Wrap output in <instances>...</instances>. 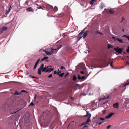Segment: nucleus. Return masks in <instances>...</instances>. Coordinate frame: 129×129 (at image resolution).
<instances>
[{"label": "nucleus", "instance_id": "1", "mask_svg": "<svg viewBox=\"0 0 129 129\" xmlns=\"http://www.w3.org/2000/svg\"><path fill=\"white\" fill-rule=\"evenodd\" d=\"M115 51L119 53H121L123 49L119 48H114Z\"/></svg>", "mask_w": 129, "mask_h": 129}, {"label": "nucleus", "instance_id": "2", "mask_svg": "<svg viewBox=\"0 0 129 129\" xmlns=\"http://www.w3.org/2000/svg\"><path fill=\"white\" fill-rule=\"evenodd\" d=\"M114 113H111L109 114L108 115L106 116L105 117V118L106 119H108L110 118L114 114Z\"/></svg>", "mask_w": 129, "mask_h": 129}, {"label": "nucleus", "instance_id": "3", "mask_svg": "<svg viewBox=\"0 0 129 129\" xmlns=\"http://www.w3.org/2000/svg\"><path fill=\"white\" fill-rule=\"evenodd\" d=\"M114 113H111L109 114L108 115L106 116L105 117V118L106 119H108L110 118L114 114Z\"/></svg>", "mask_w": 129, "mask_h": 129}, {"label": "nucleus", "instance_id": "4", "mask_svg": "<svg viewBox=\"0 0 129 129\" xmlns=\"http://www.w3.org/2000/svg\"><path fill=\"white\" fill-rule=\"evenodd\" d=\"M85 28L78 35V38H80V39H81L82 37V34L83 33V31H84V30H85Z\"/></svg>", "mask_w": 129, "mask_h": 129}, {"label": "nucleus", "instance_id": "5", "mask_svg": "<svg viewBox=\"0 0 129 129\" xmlns=\"http://www.w3.org/2000/svg\"><path fill=\"white\" fill-rule=\"evenodd\" d=\"M113 107L115 108H118L119 107V104L118 103H116L114 104L113 105Z\"/></svg>", "mask_w": 129, "mask_h": 129}, {"label": "nucleus", "instance_id": "6", "mask_svg": "<svg viewBox=\"0 0 129 129\" xmlns=\"http://www.w3.org/2000/svg\"><path fill=\"white\" fill-rule=\"evenodd\" d=\"M26 10L28 12H33L34 11V9L31 7H29L26 9Z\"/></svg>", "mask_w": 129, "mask_h": 129}, {"label": "nucleus", "instance_id": "7", "mask_svg": "<svg viewBox=\"0 0 129 129\" xmlns=\"http://www.w3.org/2000/svg\"><path fill=\"white\" fill-rule=\"evenodd\" d=\"M40 59H39L37 61L36 63L35 64V65L34 66V69H36V68L37 66V65H38V63H39V61H40Z\"/></svg>", "mask_w": 129, "mask_h": 129}, {"label": "nucleus", "instance_id": "8", "mask_svg": "<svg viewBox=\"0 0 129 129\" xmlns=\"http://www.w3.org/2000/svg\"><path fill=\"white\" fill-rule=\"evenodd\" d=\"M91 121L90 119V118H88L87 121L84 122L83 123V124H87L89 122Z\"/></svg>", "mask_w": 129, "mask_h": 129}, {"label": "nucleus", "instance_id": "9", "mask_svg": "<svg viewBox=\"0 0 129 129\" xmlns=\"http://www.w3.org/2000/svg\"><path fill=\"white\" fill-rule=\"evenodd\" d=\"M54 69L49 68L46 70V72H50L51 71H52Z\"/></svg>", "mask_w": 129, "mask_h": 129}, {"label": "nucleus", "instance_id": "10", "mask_svg": "<svg viewBox=\"0 0 129 129\" xmlns=\"http://www.w3.org/2000/svg\"><path fill=\"white\" fill-rule=\"evenodd\" d=\"M48 66H47V67H45L44 68H43L42 69H41L42 71L43 72H46V69L48 68Z\"/></svg>", "mask_w": 129, "mask_h": 129}, {"label": "nucleus", "instance_id": "11", "mask_svg": "<svg viewBox=\"0 0 129 129\" xmlns=\"http://www.w3.org/2000/svg\"><path fill=\"white\" fill-rule=\"evenodd\" d=\"M109 13L111 14H113L114 13V11H113L111 9H110L109 10V12L108 13Z\"/></svg>", "mask_w": 129, "mask_h": 129}, {"label": "nucleus", "instance_id": "12", "mask_svg": "<svg viewBox=\"0 0 129 129\" xmlns=\"http://www.w3.org/2000/svg\"><path fill=\"white\" fill-rule=\"evenodd\" d=\"M85 116H87L88 117V118H90L91 117V115L90 113H89L88 112H87V115Z\"/></svg>", "mask_w": 129, "mask_h": 129}, {"label": "nucleus", "instance_id": "13", "mask_svg": "<svg viewBox=\"0 0 129 129\" xmlns=\"http://www.w3.org/2000/svg\"><path fill=\"white\" fill-rule=\"evenodd\" d=\"M49 57H44L42 59L41 62L42 61H43L47 59Z\"/></svg>", "mask_w": 129, "mask_h": 129}, {"label": "nucleus", "instance_id": "14", "mask_svg": "<svg viewBox=\"0 0 129 129\" xmlns=\"http://www.w3.org/2000/svg\"><path fill=\"white\" fill-rule=\"evenodd\" d=\"M44 51L45 52V53H46V54L48 55L49 54L51 55L52 54V52H49L46 51L45 50Z\"/></svg>", "mask_w": 129, "mask_h": 129}, {"label": "nucleus", "instance_id": "15", "mask_svg": "<svg viewBox=\"0 0 129 129\" xmlns=\"http://www.w3.org/2000/svg\"><path fill=\"white\" fill-rule=\"evenodd\" d=\"M42 70H41L40 68H39L38 69V74L39 75H41V71Z\"/></svg>", "mask_w": 129, "mask_h": 129}, {"label": "nucleus", "instance_id": "16", "mask_svg": "<svg viewBox=\"0 0 129 129\" xmlns=\"http://www.w3.org/2000/svg\"><path fill=\"white\" fill-rule=\"evenodd\" d=\"M7 27H2V31H4L6 30L7 29Z\"/></svg>", "mask_w": 129, "mask_h": 129}, {"label": "nucleus", "instance_id": "17", "mask_svg": "<svg viewBox=\"0 0 129 129\" xmlns=\"http://www.w3.org/2000/svg\"><path fill=\"white\" fill-rule=\"evenodd\" d=\"M61 72V71L59 72H57L56 71H55L54 72V74H57L58 75H59V73H60Z\"/></svg>", "mask_w": 129, "mask_h": 129}, {"label": "nucleus", "instance_id": "18", "mask_svg": "<svg viewBox=\"0 0 129 129\" xmlns=\"http://www.w3.org/2000/svg\"><path fill=\"white\" fill-rule=\"evenodd\" d=\"M87 31H86V32H85L84 34V35L83 36V37L84 38H85L87 35Z\"/></svg>", "mask_w": 129, "mask_h": 129}, {"label": "nucleus", "instance_id": "19", "mask_svg": "<svg viewBox=\"0 0 129 129\" xmlns=\"http://www.w3.org/2000/svg\"><path fill=\"white\" fill-rule=\"evenodd\" d=\"M54 11L56 12L58 10V8L56 6H55L54 8Z\"/></svg>", "mask_w": 129, "mask_h": 129}, {"label": "nucleus", "instance_id": "20", "mask_svg": "<svg viewBox=\"0 0 129 129\" xmlns=\"http://www.w3.org/2000/svg\"><path fill=\"white\" fill-rule=\"evenodd\" d=\"M95 1V0H91L90 2V4L91 5H92L93 4L94 1Z\"/></svg>", "mask_w": 129, "mask_h": 129}, {"label": "nucleus", "instance_id": "21", "mask_svg": "<svg viewBox=\"0 0 129 129\" xmlns=\"http://www.w3.org/2000/svg\"><path fill=\"white\" fill-rule=\"evenodd\" d=\"M129 103V99H126V101L125 102V103L126 104H128Z\"/></svg>", "mask_w": 129, "mask_h": 129}, {"label": "nucleus", "instance_id": "22", "mask_svg": "<svg viewBox=\"0 0 129 129\" xmlns=\"http://www.w3.org/2000/svg\"><path fill=\"white\" fill-rule=\"evenodd\" d=\"M117 40L119 42H120L121 43H123L122 39H119V38H117Z\"/></svg>", "mask_w": 129, "mask_h": 129}, {"label": "nucleus", "instance_id": "23", "mask_svg": "<svg viewBox=\"0 0 129 129\" xmlns=\"http://www.w3.org/2000/svg\"><path fill=\"white\" fill-rule=\"evenodd\" d=\"M77 77L75 75H74L73 76V80L74 81H76V80Z\"/></svg>", "mask_w": 129, "mask_h": 129}, {"label": "nucleus", "instance_id": "24", "mask_svg": "<svg viewBox=\"0 0 129 129\" xmlns=\"http://www.w3.org/2000/svg\"><path fill=\"white\" fill-rule=\"evenodd\" d=\"M112 46L110 44H108V49H110L111 48H112Z\"/></svg>", "mask_w": 129, "mask_h": 129}, {"label": "nucleus", "instance_id": "25", "mask_svg": "<svg viewBox=\"0 0 129 129\" xmlns=\"http://www.w3.org/2000/svg\"><path fill=\"white\" fill-rule=\"evenodd\" d=\"M44 64H42L41 65V66H40V69L41 70V69H42L44 67Z\"/></svg>", "mask_w": 129, "mask_h": 129}, {"label": "nucleus", "instance_id": "26", "mask_svg": "<svg viewBox=\"0 0 129 129\" xmlns=\"http://www.w3.org/2000/svg\"><path fill=\"white\" fill-rule=\"evenodd\" d=\"M21 93H19V92L17 91H16L15 93L14 94L16 95H19Z\"/></svg>", "mask_w": 129, "mask_h": 129}, {"label": "nucleus", "instance_id": "27", "mask_svg": "<svg viewBox=\"0 0 129 129\" xmlns=\"http://www.w3.org/2000/svg\"><path fill=\"white\" fill-rule=\"evenodd\" d=\"M129 85V82L127 83H126L124 85H122L123 87H124L126 85Z\"/></svg>", "mask_w": 129, "mask_h": 129}, {"label": "nucleus", "instance_id": "28", "mask_svg": "<svg viewBox=\"0 0 129 129\" xmlns=\"http://www.w3.org/2000/svg\"><path fill=\"white\" fill-rule=\"evenodd\" d=\"M34 103H33V102H32L31 103H30V104L28 106H33L34 105Z\"/></svg>", "mask_w": 129, "mask_h": 129}, {"label": "nucleus", "instance_id": "29", "mask_svg": "<svg viewBox=\"0 0 129 129\" xmlns=\"http://www.w3.org/2000/svg\"><path fill=\"white\" fill-rule=\"evenodd\" d=\"M64 73H62L60 74H59V75L61 77H62L64 75Z\"/></svg>", "mask_w": 129, "mask_h": 129}, {"label": "nucleus", "instance_id": "30", "mask_svg": "<svg viewBox=\"0 0 129 129\" xmlns=\"http://www.w3.org/2000/svg\"><path fill=\"white\" fill-rule=\"evenodd\" d=\"M86 78H85V76H83L81 77V79L82 80H84L86 79Z\"/></svg>", "mask_w": 129, "mask_h": 129}, {"label": "nucleus", "instance_id": "31", "mask_svg": "<svg viewBox=\"0 0 129 129\" xmlns=\"http://www.w3.org/2000/svg\"><path fill=\"white\" fill-rule=\"evenodd\" d=\"M88 127V126L87 125H85L83 127V128H82L81 129H86V128Z\"/></svg>", "mask_w": 129, "mask_h": 129}, {"label": "nucleus", "instance_id": "32", "mask_svg": "<svg viewBox=\"0 0 129 129\" xmlns=\"http://www.w3.org/2000/svg\"><path fill=\"white\" fill-rule=\"evenodd\" d=\"M112 38L115 41H116L117 40V38H116L114 37H112Z\"/></svg>", "mask_w": 129, "mask_h": 129}, {"label": "nucleus", "instance_id": "33", "mask_svg": "<svg viewBox=\"0 0 129 129\" xmlns=\"http://www.w3.org/2000/svg\"><path fill=\"white\" fill-rule=\"evenodd\" d=\"M78 79L79 80H80L81 79V77L79 75H78Z\"/></svg>", "mask_w": 129, "mask_h": 129}, {"label": "nucleus", "instance_id": "34", "mask_svg": "<svg viewBox=\"0 0 129 129\" xmlns=\"http://www.w3.org/2000/svg\"><path fill=\"white\" fill-rule=\"evenodd\" d=\"M109 96H107V97L106 98H103L102 99L103 100H104L105 99H108V98H109Z\"/></svg>", "mask_w": 129, "mask_h": 129}, {"label": "nucleus", "instance_id": "35", "mask_svg": "<svg viewBox=\"0 0 129 129\" xmlns=\"http://www.w3.org/2000/svg\"><path fill=\"white\" fill-rule=\"evenodd\" d=\"M61 46H62L61 45H60V46H58V48H57L58 50L59 49H60V48H61Z\"/></svg>", "mask_w": 129, "mask_h": 129}, {"label": "nucleus", "instance_id": "36", "mask_svg": "<svg viewBox=\"0 0 129 129\" xmlns=\"http://www.w3.org/2000/svg\"><path fill=\"white\" fill-rule=\"evenodd\" d=\"M111 126V125H108L107 127V129H109V128H110Z\"/></svg>", "mask_w": 129, "mask_h": 129}, {"label": "nucleus", "instance_id": "37", "mask_svg": "<svg viewBox=\"0 0 129 129\" xmlns=\"http://www.w3.org/2000/svg\"><path fill=\"white\" fill-rule=\"evenodd\" d=\"M25 92L27 93L25 90H22L21 92H20V93H21V92Z\"/></svg>", "mask_w": 129, "mask_h": 129}, {"label": "nucleus", "instance_id": "38", "mask_svg": "<svg viewBox=\"0 0 129 129\" xmlns=\"http://www.w3.org/2000/svg\"><path fill=\"white\" fill-rule=\"evenodd\" d=\"M100 119L102 120H105V119L104 118H100Z\"/></svg>", "mask_w": 129, "mask_h": 129}, {"label": "nucleus", "instance_id": "39", "mask_svg": "<svg viewBox=\"0 0 129 129\" xmlns=\"http://www.w3.org/2000/svg\"><path fill=\"white\" fill-rule=\"evenodd\" d=\"M52 77V75L51 74H50L49 76H48V78H50L51 77Z\"/></svg>", "mask_w": 129, "mask_h": 129}, {"label": "nucleus", "instance_id": "40", "mask_svg": "<svg viewBox=\"0 0 129 129\" xmlns=\"http://www.w3.org/2000/svg\"><path fill=\"white\" fill-rule=\"evenodd\" d=\"M80 73L82 74H84V72L83 71H81Z\"/></svg>", "mask_w": 129, "mask_h": 129}, {"label": "nucleus", "instance_id": "41", "mask_svg": "<svg viewBox=\"0 0 129 129\" xmlns=\"http://www.w3.org/2000/svg\"><path fill=\"white\" fill-rule=\"evenodd\" d=\"M106 110H104L102 111V112L103 113H105Z\"/></svg>", "mask_w": 129, "mask_h": 129}, {"label": "nucleus", "instance_id": "42", "mask_svg": "<svg viewBox=\"0 0 129 129\" xmlns=\"http://www.w3.org/2000/svg\"><path fill=\"white\" fill-rule=\"evenodd\" d=\"M37 8L38 9H43V8L41 7H38Z\"/></svg>", "mask_w": 129, "mask_h": 129}, {"label": "nucleus", "instance_id": "43", "mask_svg": "<svg viewBox=\"0 0 129 129\" xmlns=\"http://www.w3.org/2000/svg\"><path fill=\"white\" fill-rule=\"evenodd\" d=\"M128 36H127L126 35H123L122 36V37H126L127 38V37Z\"/></svg>", "mask_w": 129, "mask_h": 129}, {"label": "nucleus", "instance_id": "44", "mask_svg": "<svg viewBox=\"0 0 129 129\" xmlns=\"http://www.w3.org/2000/svg\"><path fill=\"white\" fill-rule=\"evenodd\" d=\"M61 69H64L65 68H64V67L63 66H61Z\"/></svg>", "mask_w": 129, "mask_h": 129}, {"label": "nucleus", "instance_id": "45", "mask_svg": "<svg viewBox=\"0 0 129 129\" xmlns=\"http://www.w3.org/2000/svg\"><path fill=\"white\" fill-rule=\"evenodd\" d=\"M57 49H58L57 48V49H52V50L53 51V50H56Z\"/></svg>", "mask_w": 129, "mask_h": 129}, {"label": "nucleus", "instance_id": "46", "mask_svg": "<svg viewBox=\"0 0 129 129\" xmlns=\"http://www.w3.org/2000/svg\"><path fill=\"white\" fill-rule=\"evenodd\" d=\"M91 68V69H93L94 68H96V67H93V66H92Z\"/></svg>", "mask_w": 129, "mask_h": 129}, {"label": "nucleus", "instance_id": "47", "mask_svg": "<svg viewBox=\"0 0 129 129\" xmlns=\"http://www.w3.org/2000/svg\"><path fill=\"white\" fill-rule=\"evenodd\" d=\"M126 64H127L128 65H129V62H128V61H127L126 62Z\"/></svg>", "mask_w": 129, "mask_h": 129}, {"label": "nucleus", "instance_id": "48", "mask_svg": "<svg viewBox=\"0 0 129 129\" xmlns=\"http://www.w3.org/2000/svg\"><path fill=\"white\" fill-rule=\"evenodd\" d=\"M124 18L123 17L122 18V20H121V22H122V21H123V20H124Z\"/></svg>", "mask_w": 129, "mask_h": 129}, {"label": "nucleus", "instance_id": "49", "mask_svg": "<svg viewBox=\"0 0 129 129\" xmlns=\"http://www.w3.org/2000/svg\"><path fill=\"white\" fill-rule=\"evenodd\" d=\"M127 38L128 39V40L129 41V36H128L127 37Z\"/></svg>", "mask_w": 129, "mask_h": 129}, {"label": "nucleus", "instance_id": "50", "mask_svg": "<svg viewBox=\"0 0 129 129\" xmlns=\"http://www.w3.org/2000/svg\"><path fill=\"white\" fill-rule=\"evenodd\" d=\"M103 122H99V125H100L101 124V123Z\"/></svg>", "mask_w": 129, "mask_h": 129}, {"label": "nucleus", "instance_id": "51", "mask_svg": "<svg viewBox=\"0 0 129 129\" xmlns=\"http://www.w3.org/2000/svg\"><path fill=\"white\" fill-rule=\"evenodd\" d=\"M99 32L98 31H96L95 32V33L97 34H99Z\"/></svg>", "mask_w": 129, "mask_h": 129}, {"label": "nucleus", "instance_id": "52", "mask_svg": "<svg viewBox=\"0 0 129 129\" xmlns=\"http://www.w3.org/2000/svg\"><path fill=\"white\" fill-rule=\"evenodd\" d=\"M110 66L112 67H113V66H112V62L110 64Z\"/></svg>", "mask_w": 129, "mask_h": 129}, {"label": "nucleus", "instance_id": "53", "mask_svg": "<svg viewBox=\"0 0 129 129\" xmlns=\"http://www.w3.org/2000/svg\"><path fill=\"white\" fill-rule=\"evenodd\" d=\"M36 95H35V96H34V98H35V99H36Z\"/></svg>", "mask_w": 129, "mask_h": 129}, {"label": "nucleus", "instance_id": "54", "mask_svg": "<svg viewBox=\"0 0 129 129\" xmlns=\"http://www.w3.org/2000/svg\"><path fill=\"white\" fill-rule=\"evenodd\" d=\"M99 34H101V35H103V34L102 33H101V32H99Z\"/></svg>", "mask_w": 129, "mask_h": 129}, {"label": "nucleus", "instance_id": "55", "mask_svg": "<svg viewBox=\"0 0 129 129\" xmlns=\"http://www.w3.org/2000/svg\"><path fill=\"white\" fill-rule=\"evenodd\" d=\"M10 11V9H9L8 11H7V12L8 13V12Z\"/></svg>", "mask_w": 129, "mask_h": 129}, {"label": "nucleus", "instance_id": "56", "mask_svg": "<svg viewBox=\"0 0 129 129\" xmlns=\"http://www.w3.org/2000/svg\"><path fill=\"white\" fill-rule=\"evenodd\" d=\"M68 74H69V73H67V74H66L65 75V76H67L68 75Z\"/></svg>", "mask_w": 129, "mask_h": 129}, {"label": "nucleus", "instance_id": "57", "mask_svg": "<svg viewBox=\"0 0 129 129\" xmlns=\"http://www.w3.org/2000/svg\"><path fill=\"white\" fill-rule=\"evenodd\" d=\"M82 64V66L84 67V64Z\"/></svg>", "mask_w": 129, "mask_h": 129}, {"label": "nucleus", "instance_id": "58", "mask_svg": "<svg viewBox=\"0 0 129 129\" xmlns=\"http://www.w3.org/2000/svg\"><path fill=\"white\" fill-rule=\"evenodd\" d=\"M80 39V38H79V39H78V41H79V40L80 39Z\"/></svg>", "mask_w": 129, "mask_h": 129}, {"label": "nucleus", "instance_id": "59", "mask_svg": "<svg viewBox=\"0 0 129 129\" xmlns=\"http://www.w3.org/2000/svg\"><path fill=\"white\" fill-rule=\"evenodd\" d=\"M60 71L59 70V69H58V72H60Z\"/></svg>", "mask_w": 129, "mask_h": 129}, {"label": "nucleus", "instance_id": "60", "mask_svg": "<svg viewBox=\"0 0 129 129\" xmlns=\"http://www.w3.org/2000/svg\"><path fill=\"white\" fill-rule=\"evenodd\" d=\"M122 30H123V32H124V29L123 28L122 29Z\"/></svg>", "mask_w": 129, "mask_h": 129}, {"label": "nucleus", "instance_id": "61", "mask_svg": "<svg viewBox=\"0 0 129 129\" xmlns=\"http://www.w3.org/2000/svg\"><path fill=\"white\" fill-rule=\"evenodd\" d=\"M100 8L101 9H102L103 8V7H101Z\"/></svg>", "mask_w": 129, "mask_h": 129}, {"label": "nucleus", "instance_id": "62", "mask_svg": "<svg viewBox=\"0 0 129 129\" xmlns=\"http://www.w3.org/2000/svg\"><path fill=\"white\" fill-rule=\"evenodd\" d=\"M46 61H49V60H46Z\"/></svg>", "mask_w": 129, "mask_h": 129}, {"label": "nucleus", "instance_id": "63", "mask_svg": "<svg viewBox=\"0 0 129 129\" xmlns=\"http://www.w3.org/2000/svg\"><path fill=\"white\" fill-rule=\"evenodd\" d=\"M32 77L33 78H35V77H34V76H33V77Z\"/></svg>", "mask_w": 129, "mask_h": 129}, {"label": "nucleus", "instance_id": "64", "mask_svg": "<svg viewBox=\"0 0 129 129\" xmlns=\"http://www.w3.org/2000/svg\"><path fill=\"white\" fill-rule=\"evenodd\" d=\"M85 94H83V95H84V96H85Z\"/></svg>", "mask_w": 129, "mask_h": 129}]
</instances>
